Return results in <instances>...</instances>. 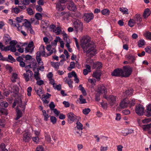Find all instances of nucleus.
Here are the masks:
<instances>
[{
    "mask_svg": "<svg viewBox=\"0 0 151 151\" xmlns=\"http://www.w3.org/2000/svg\"><path fill=\"white\" fill-rule=\"evenodd\" d=\"M82 47L84 52H86L87 54H89L91 57L96 53V45L93 42H90L89 40L87 39L84 40Z\"/></svg>",
    "mask_w": 151,
    "mask_h": 151,
    "instance_id": "obj_1",
    "label": "nucleus"
},
{
    "mask_svg": "<svg viewBox=\"0 0 151 151\" xmlns=\"http://www.w3.org/2000/svg\"><path fill=\"white\" fill-rule=\"evenodd\" d=\"M17 104H18L17 106L18 108L19 107L20 108H22V111L24 110L25 106L24 104H22V100L21 97H19L13 103V107L14 108L16 105Z\"/></svg>",
    "mask_w": 151,
    "mask_h": 151,
    "instance_id": "obj_2",
    "label": "nucleus"
},
{
    "mask_svg": "<svg viewBox=\"0 0 151 151\" xmlns=\"http://www.w3.org/2000/svg\"><path fill=\"white\" fill-rule=\"evenodd\" d=\"M75 29L76 32H81L83 30V24L80 20L77 19L74 23Z\"/></svg>",
    "mask_w": 151,
    "mask_h": 151,
    "instance_id": "obj_3",
    "label": "nucleus"
},
{
    "mask_svg": "<svg viewBox=\"0 0 151 151\" xmlns=\"http://www.w3.org/2000/svg\"><path fill=\"white\" fill-rule=\"evenodd\" d=\"M122 77H128L131 74L132 69L131 68H128L126 66L124 67V69L122 70Z\"/></svg>",
    "mask_w": 151,
    "mask_h": 151,
    "instance_id": "obj_4",
    "label": "nucleus"
},
{
    "mask_svg": "<svg viewBox=\"0 0 151 151\" xmlns=\"http://www.w3.org/2000/svg\"><path fill=\"white\" fill-rule=\"evenodd\" d=\"M144 108L142 105L139 104L136 105L135 111L136 113L139 115H142L143 114Z\"/></svg>",
    "mask_w": 151,
    "mask_h": 151,
    "instance_id": "obj_5",
    "label": "nucleus"
},
{
    "mask_svg": "<svg viewBox=\"0 0 151 151\" xmlns=\"http://www.w3.org/2000/svg\"><path fill=\"white\" fill-rule=\"evenodd\" d=\"M83 17L84 21L88 23L93 19L94 15L92 13H85Z\"/></svg>",
    "mask_w": 151,
    "mask_h": 151,
    "instance_id": "obj_6",
    "label": "nucleus"
},
{
    "mask_svg": "<svg viewBox=\"0 0 151 151\" xmlns=\"http://www.w3.org/2000/svg\"><path fill=\"white\" fill-rule=\"evenodd\" d=\"M45 53L44 46H41L40 48V51L37 52L36 55L40 57L41 55L43 57H48V56H47V55H46Z\"/></svg>",
    "mask_w": 151,
    "mask_h": 151,
    "instance_id": "obj_7",
    "label": "nucleus"
},
{
    "mask_svg": "<svg viewBox=\"0 0 151 151\" xmlns=\"http://www.w3.org/2000/svg\"><path fill=\"white\" fill-rule=\"evenodd\" d=\"M122 70L121 68H117L115 69L113 72L111 73V75L113 76L122 77Z\"/></svg>",
    "mask_w": 151,
    "mask_h": 151,
    "instance_id": "obj_8",
    "label": "nucleus"
},
{
    "mask_svg": "<svg viewBox=\"0 0 151 151\" xmlns=\"http://www.w3.org/2000/svg\"><path fill=\"white\" fill-rule=\"evenodd\" d=\"M33 75V73L30 70H27L26 72L23 74L24 78L26 82H27L29 80V77L31 78Z\"/></svg>",
    "mask_w": 151,
    "mask_h": 151,
    "instance_id": "obj_9",
    "label": "nucleus"
},
{
    "mask_svg": "<svg viewBox=\"0 0 151 151\" xmlns=\"http://www.w3.org/2000/svg\"><path fill=\"white\" fill-rule=\"evenodd\" d=\"M68 121L70 123L73 122L76 119V116L73 113L70 112L67 114Z\"/></svg>",
    "mask_w": 151,
    "mask_h": 151,
    "instance_id": "obj_10",
    "label": "nucleus"
},
{
    "mask_svg": "<svg viewBox=\"0 0 151 151\" xmlns=\"http://www.w3.org/2000/svg\"><path fill=\"white\" fill-rule=\"evenodd\" d=\"M125 57L127 60H128L130 64L134 63L136 59L135 56L131 54L126 55Z\"/></svg>",
    "mask_w": 151,
    "mask_h": 151,
    "instance_id": "obj_11",
    "label": "nucleus"
},
{
    "mask_svg": "<svg viewBox=\"0 0 151 151\" xmlns=\"http://www.w3.org/2000/svg\"><path fill=\"white\" fill-rule=\"evenodd\" d=\"M129 101L127 99H124L120 103V106L122 108H126L129 105Z\"/></svg>",
    "mask_w": 151,
    "mask_h": 151,
    "instance_id": "obj_12",
    "label": "nucleus"
},
{
    "mask_svg": "<svg viewBox=\"0 0 151 151\" xmlns=\"http://www.w3.org/2000/svg\"><path fill=\"white\" fill-rule=\"evenodd\" d=\"M108 101L111 106L113 105L116 103V98L115 96L110 95L108 97Z\"/></svg>",
    "mask_w": 151,
    "mask_h": 151,
    "instance_id": "obj_13",
    "label": "nucleus"
},
{
    "mask_svg": "<svg viewBox=\"0 0 151 151\" xmlns=\"http://www.w3.org/2000/svg\"><path fill=\"white\" fill-rule=\"evenodd\" d=\"M46 49L49 52V53H47V56L50 55L53 53H55L56 51L55 48H52V47L50 45L47 46Z\"/></svg>",
    "mask_w": 151,
    "mask_h": 151,
    "instance_id": "obj_14",
    "label": "nucleus"
},
{
    "mask_svg": "<svg viewBox=\"0 0 151 151\" xmlns=\"http://www.w3.org/2000/svg\"><path fill=\"white\" fill-rule=\"evenodd\" d=\"M98 92L101 94H105L106 93L105 87L103 85H99L98 87Z\"/></svg>",
    "mask_w": 151,
    "mask_h": 151,
    "instance_id": "obj_15",
    "label": "nucleus"
},
{
    "mask_svg": "<svg viewBox=\"0 0 151 151\" xmlns=\"http://www.w3.org/2000/svg\"><path fill=\"white\" fill-rule=\"evenodd\" d=\"M22 111H23L22 110V108H17L16 110L17 112V117L15 118L16 120H17L19 119L22 116Z\"/></svg>",
    "mask_w": 151,
    "mask_h": 151,
    "instance_id": "obj_16",
    "label": "nucleus"
},
{
    "mask_svg": "<svg viewBox=\"0 0 151 151\" xmlns=\"http://www.w3.org/2000/svg\"><path fill=\"white\" fill-rule=\"evenodd\" d=\"M101 74V72L99 70H97L93 72V76L99 81L100 80Z\"/></svg>",
    "mask_w": 151,
    "mask_h": 151,
    "instance_id": "obj_17",
    "label": "nucleus"
},
{
    "mask_svg": "<svg viewBox=\"0 0 151 151\" xmlns=\"http://www.w3.org/2000/svg\"><path fill=\"white\" fill-rule=\"evenodd\" d=\"M67 8L69 10L72 11H74L76 9V5L73 2H70V4L68 6Z\"/></svg>",
    "mask_w": 151,
    "mask_h": 151,
    "instance_id": "obj_18",
    "label": "nucleus"
},
{
    "mask_svg": "<svg viewBox=\"0 0 151 151\" xmlns=\"http://www.w3.org/2000/svg\"><path fill=\"white\" fill-rule=\"evenodd\" d=\"M30 135L27 132L23 134V139L25 142H28L30 140Z\"/></svg>",
    "mask_w": 151,
    "mask_h": 151,
    "instance_id": "obj_19",
    "label": "nucleus"
},
{
    "mask_svg": "<svg viewBox=\"0 0 151 151\" xmlns=\"http://www.w3.org/2000/svg\"><path fill=\"white\" fill-rule=\"evenodd\" d=\"M102 67V64L101 62H97L95 63H93V68H96L97 70L101 69Z\"/></svg>",
    "mask_w": 151,
    "mask_h": 151,
    "instance_id": "obj_20",
    "label": "nucleus"
},
{
    "mask_svg": "<svg viewBox=\"0 0 151 151\" xmlns=\"http://www.w3.org/2000/svg\"><path fill=\"white\" fill-rule=\"evenodd\" d=\"M146 115L148 117L151 116V104L149 105L146 110Z\"/></svg>",
    "mask_w": 151,
    "mask_h": 151,
    "instance_id": "obj_21",
    "label": "nucleus"
},
{
    "mask_svg": "<svg viewBox=\"0 0 151 151\" xmlns=\"http://www.w3.org/2000/svg\"><path fill=\"white\" fill-rule=\"evenodd\" d=\"M4 41L5 44H7L10 42L11 38L10 36L7 34H5L4 36Z\"/></svg>",
    "mask_w": 151,
    "mask_h": 151,
    "instance_id": "obj_22",
    "label": "nucleus"
},
{
    "mask_svg": "<svg viewBox=\"0 0 151 151\" xmlns=\"http://www.w3.org/2000/svg\"><path fill=\"white\" fill-rule=\"evenodd\" d=\"M150 14V9L148 8H147L145 10L143 15L145 18H146L148 17Z\"/></svg>",
    "mask_w": 151,
    "mask_h": 151,
    "instance_id": "obj_23",
    "label": "nucleus"
},
{
    "mask_svg": "<svg viewBox=\"0 0 151 151\" xmlns=\"http://www.w3.org/2000/svg\"><path fill=\"white\" fill-rule=\"evenodd\" d=\"M133 20L136 23H137L138 21L139 22H141L142 20V18L140 17V15L138 14H136L135 15Z\"/></svg>",
    "mask_w": 151,
    "mask_h": 151,
    "instance_id": "obj_24",
    "label": "nucleus"
},
{
    "mask_svg": "<svg viewBox=\"0 0 151 151\" xmlns=\"http://www.w3.org/2000/svg\"><path fill=\"white\" fill-rule=\"evenodd\" d=\"M8 113L6 109L1 108L0 109V115H7Z\"/></svg>",
    "mask_w": 151,
    "mask_h": 151,
    "instance_id": "obj_25",
    "label": "nucleus"
},
{
    "mask_svg": "<svg viewBox=\"0 0 151 151\" xmlns=\"http://www.w3.org/2000/svg\"><path fill=\"white\" fill-rule=\"evenodd\" d=\"M78 88L79 90L81 91L84 96H86V92L82 85L81 84L79 86Z\"/></svg>",
    "mask_w": 151,
    "mask_h": 151,
    "instance_id": "obj_26",
    "label": "nucleus"
},
{
    "mask_svg": "<svg viewBox=\"0 0 151 151\" xmlns=\"http://www.w3.org/2000/svg\"><path fill=\"white\" fill-rule=\"evenodd\" d=\"M36 59L38 64L39 65H43V62L42 61L40 57L38 56L37 55H36Z\"/></svg>",
    "mask_w": 151,
    "mask_h": 151,
    "instance_id": "obj_27",
    "label": "nucleus"
},
{
    "mask_svg": "<svg viewBox=\"0 0 151 151\" xmlns=\"http://www.w3.org/2000/svg\"><path fill=\"white\" fill-rule=\"evenodd\" d=\"M25 20L26 21L24 23L23 25L28 29H29V28L32 27L31 23L29 22H28L27 19H25Z\"/></svg>",
    "mask_w": 151,
    "mask_h": 151,
    "instance_id": "obj_28",
    "label": "nucleus"
},
{
    "mask_svg": "<svg viewBox=\"0 0 151 151\" xmlns=\"http://www.w3.org/2000/svg\"><path fill=\"white\" fill-rule=\"evenodd\" d=\"M52 65L55 69L56 70H57L59 68V66L60 65V62L53 63Z\"/></svg>",
    "mask_w": 151,
    "mask_h": 151,
    "instance_id": "obj_29",
    "label": "nucleus"
},
{
    "mask_svg": "<svg viewBox=\"0 0 151 151\" xmlns=\"http://www.w3.org/2000/svg\"><path fill=\"white\" fill-rule=\"evenodd\" d=\"M42 114L44 117V120L45 121H47L48 119L49 116L47 114L45 110H42Z\"/></svg>",
    "mask_w": 151,
    "mask_h": 151,
    "instance_id": "obj_30",
    "label": "nucleus"
},
{
    "mask_svg": "<svg viewBox=\"0 0 151 151\" xmlns=\"http://www.w3.org/2000/svg\"><path fill=\"white\" fill-rule=\"evenodd\" d=\"M151 127V124H148L144 125L142 126V128L144 130L146 131Z\"/></svg>",
    "mask_w": 151,
    "mask_h": 151,
    "instance_id": "obj_31",
    "label": "nucleus"
},
{
    "mask_svg": "<svg viewBox=\"0 0 151 151\" xmlns=\"http://www.w3.org/2000/svg\"><path fill=\"white\" fill-rule=\"evenodd\" d=\"M102 14L105 15H108L109 14L110 11L109 9H104L101 11Z\"/></svg>",
    "mask_w": 151,
    "mask_h": 151,
    "instance_id": "obj_32",
    "label": "nucleus"
},
{
    "mask_svg": "<svg viewBox=\"0 0 151 151\" xmlns=\"http://www.w3.org/2000/svg\"><path fill=\"white\" fill-rule=\"evenodd\" d=\"M76 127L79 130H82L83 129V125L80 122L77 121L76 123Z\"/></svg>",
    "mask_w": 151,
    "mask_h": 151,
    "instance_id": "obj_33",
    "label": "nucleus"
},
{
    "mask_svg": "<svg viewBox=\"0 0 151 151\" xmlns=\"http://www.w3.org/2000/svg\"><path fill=\"white\" fill-rule=\"evenodd\" d=\"M136 23L133 19H130L129 21L128 25L129 26L132 27H133Z\"/></svg>",
    "mask_w": 151,
    "mask_h": 151,
    "instance_id": "obj_34",
    "label": "nucleus"
},
{
    "mask_svg": "<svg viewBox=\"0 0 151 151\" xmlns=\"http://www.w3.org/2000/svg\"><path fill=\"white\" fill-rule=\"evenodd\" d=\"M120 11L122 12L124 14H128V9L126 8H119Z\"/></svg>",
    "mask_w": 151,
    "mask_h": 151,
    "instance_id": "obj_35",
    "label": "nucleus"
},
{
    "mask_svg": "<svg viewBox=\"0 0 151 151\" xmlns=\"http://www.w3.org/2000/svg\"><path fill=\"white\" fill-rule=\"evenodd\" d=\"M132 130L131 129H130L129 130L128 129H126L125 130L123 131L122 133L124 136H126L128 134L132 133Z\"/></svg>",
    "mask_w": 151,
    "mask_h": 151,
    "instance_id": "obj_36",
    "label": "nucleus"
},
{
    "mask_svg": "<svg viewBox=\"0 0 151 151\" xmlns=\"http://www.w3.org/2000/svg\"><path fill=\"white\" fill-rule=\"evenodd\" d=\"M45 139L47 141L48 143L50 142L51 141V138L50 135L48 133H46L45 134Z\"/></svg>",
    "mask_w": 151,
    "mask_h": 151,
    "instance_id": "obj_37",
    "label": "nucleus"
},
{
    "mask_svg": "<svg viewBox=\"0 0 151 151\" xmlns=\"http://www.w3.org/2000/svg\"><path fill=\"white\" fill-rule=\"evenodd\" d=\"M35 17L37 20H41L42 19V16L40 13H36L35 15Z\"/></svg>",
    "mask_w": 151,
    "mask_h": 151,
    "instance_id": "obj_38",
    "label": "nucleus"
},
{
    "mask_svg": "<svg viewBox=\"0 0 151 151\" xmlns=\"http://www.w3.org/2000/svg\"><path fill=\"white\" fill-rule=\"evenodd\" d=\"M65 82L66 83H67L69 86L70 88H72L73 87V85H72V83H73V81H72L71 80V79L69 78H68L65 81Z\"/></svg>",
    "mask_w": 151,
    "mask_h": 151,
    "instance_id": "obj_39",
    "label": "nucleus"
},
{
    "mask_svg": "<svg viewBox=\"0 0 151 151\" xmlns=\"http://www.w3.org/2000/svg\"><path fill=\"white\" fill-rule=\"evenodd\" d=\"M63 34L64 41L66 42H70V39L68 37L67 34L65 33H64Z\"/></svg>",
    "mask_w": 151,
    "mask_h": 151,
    "instance_id": "obj_40",
    "label": "nucleus"
},
{
    "mask_svg": "<svg viewBox=\"0 0 151 151\" xmlns=\"http://www.w3.org/2000/svg\"><path fill=\"white\" fill-rule=\"evenodd\" d=\"M24 17L23 16H21L19 17H17L15 18V20L17 22V23L19 24L20 22H21L23 20V18Z\"/></svg>",
    "mask_w": 151,
    "mask_h": 151,
    "instance_id": "obj_41",
    "label": "nucleus"
},
{
    "mask_svg": "<svg viewBox=\"0 0 151 151\" xmlns=\"http://www.w3.org/2000/svg\"><path fill=\"white\" fill-rule=\"evenodd\" d=\"M19 9L17 7H15L13 8L12 10V12H14L15 14H18L20 12Z\"/></svg>",
    "mask_w": 151,
    "mask_h": 151,
    "instance_id": "obj_42",
    "label": "nucleus"
},
{
    "mask_svg": "<svg viewBox=\"0 0 151 151\" xmlns=\"http://www.w3.org/2000/svg\"><path fill=\"white\" fill-rule=\"evenodd\" d=\"M55 32L56 35H60L61 32V28L60 27H57L55 31Z\"/></svg>",
    "mask_w": 151,
    "mask_h": 151,
    "instance_id": "obj_43",
    "label": "nucleus"
},
{
    "mask_svg": "<svg viewBox=\"0 0 151 151\" xmlns=\"http://www.w3.org/2000/svg\"><path fill=\"white\" fill-rule=\"evenodd\" d=\"M79 99L80 101L81 102L80 103L81 104L86 103V99H83V96L81 95L80 96Z\"/></svg>",
    "mask_w": 151,
    "mask_h": 151,
    "instance_id": "obj_44",
    "label": "nucleus"
},
{
    "mask_svg": "<svg viewBox=\"0 0 151 151\" xmlns=\"http://www.w3.org/2000/svg\"><path fill=\"white\" fill-rule=\"evenodd\" d=\"M90 111L91 110L89 108H86L83 110V113L85 115L88 114Z\"/></svg>",
    "mask_w": 151,
    "mask_h": 151,
    "instance_id": "obj_45",
    "label": "nucleus"
},
{
    "mask_svg": "<svg viewBox=\"0 0 151 151\" xmlns=\"http://www.w3.org/2000/svg\"><path fill=\"white\" fill-rule=\"evenodd\" d=\"M9 24L12 26L14 27H17V24L15 22V21H13L11 19H9Z\"/></svg>",
    "mask_w": 151,
    "mask_h": 151,
    "instance_id": "obj_46",
    "label": "nucleus"
},
{
    "mask_svg": "<svg viewBox=\"0 0 151 151\" xmlns=\"http://www.w3.org/2000/svg\"><path fill=\"white\" fill-rule=\"evenodd\" d=\"M68 76L69 78H72L73 76L74 77H76V74L75 72L72 71V72L68 73Z\"/></svg>",
    "mask_w": 151,
    "mask_h": 151,
    "instance_id": "obj_47",
    "label": "nucleus"
},
{
    "mask_svg": "<svg viewBox=\"0 0 151 151\" xmlns=\"http://www.w3.org/2000/svg\"><path fill=\"white\" fill-rule=\"evenodd\" d=\"M5 145L3 144H1L0 145V151H7V149H5Z\"/></svg>",
    "mask_w": 151,
    "mask_h": 151,
    "instance_id": "obj_48",
    "label": "nucleus"
},
{
    "mask_svg": "<svg viewBox=\"0 0 151 151\" xmlns=\"http://www.w3.org/2000/svg\"><path fill=\"white\" fill-rule=\"evenodd\" d=\"M51 122L54 124L56 123L57 121V119L56 118L53 116H51L50 118Z\"/></svg>",
    "mask_w": 151,
    "mask_h": 151,
    "instance_id": "obj_49",
    "label": "nucleus"
},
{
    "mask_svg": "<svg viewBox=\"0 0 151 151\" xmlns=\"http://www.w3.org/2000/svg\"><path fill=\"white\" fill-rule=\"evenodd\" d=\"M27 13L29 15H31L33 14V11L32 9L31 8H27Z\"/></svg>",
    "mask_w": 151,
    "mask_h": 151,
    "instance_id": "obj_50",
    "label": "nucleus"
},
{
    "mask_svg": "<svg viewBox=\"0 0 151 151\" xmlns=\"http://www.w3.org/2000/svg\"><path fill=\"white\" fill-rule=\"evenodd\" d=\"M60 38L59 37H56L55 39L53 41V44L54 45H56L57 42L60 40Z\"/></svg>",
    "mask_w": 151,
    "mask_h": 151,
    "instance_id": "obj_51",
    "label": "nucleus"
},
{
    "mask_svg": "<svg viewBox=\"0 0 151 151\" xmlns=\"http://www.w3.org/2000/svg\"><path fill=\"white\" fill-rule=\"evenodd\" d=\"M145 36L147 39L151 40V33L150 32H147L145 34Z\"/></svg>",
    "mask_w": 151,
    "mask_h": 151,
    "instance_id": "obj_52",
    "label": "nucleus"
},
{
    "mask_svg": "<svg viewBox=\"0 0 151 151\" xmlns=\"http://www.w3.org/2000/svg\"><path fill=\"white\" fill-rule=\"evenodd\" d=\"M145 44V41L143 40H140L138 43V45L139 47H141Z\"/></svg>",
    "mask_w": 151,
    "mask_h": 151,
    "instance_id": "obj_53",
    "label": "nucleus"
},
{
    "mask_svg": "<svg viewBox=\"0 0 151 151\" xmlns=\"http://www.w3.org/2000/svg\"><path fill=\"white\" fill-rule=\"evenodd\" d=\"M101 94V93L97 91L95 96V99L96 101H98L100 100V96Z\"/></svg>",
    "mask_w": 151,
    "mask_h": 151,
    "instance_id": "obj_54",
    "label": "nucleus"
},
{
    "mask_svg": "<svg viewBox=\"0 0 151 151\" xmlns=\"http://www.w3.org/2000/svg\"><path fill=\"white\" fill-rule=\"evenodd\" d=\"M49 106L51 110H53L54 109L55 107V105L54 104L53 102H51L49 105Z\"/></svg>",
    "mask_w": 151,
    "mask_h": 151,
    "instance_id": "obj_55",
    "label": "nucleus"
},
{
    "mask_svg": "<svg viewBox=\"0 0 151 151\" xmlns=\"http://www.w3.org/2000/svg\"><path fill=\"white\" fill-rule=\"evenodd\" d=\"M56 28V26L53 24H51L50 26V30L53 32H55Z\"/></svg>",
    "mask_w": 151,
    "mask_h": 151,
    "instance_id": "obj_56",
    "label": "nucleus"
},
{
    "mask_svg": "<svg viewBox=\"0 0 151 151\" xmlns=\"http://www.w3.org/2000/svg\"><path fill=\"white\" fill-rule=\"evenodd\" d=\"M32 91V88L31 87H29L27 89V95L29 96H31V92Z\"/></svg>",
    "mask_w": 151,
    "mask_h": 151,
    "instance_id": "obj_57",
    "label": "nucleus"
},
{
    "mask_svg": "<svg viewBox=\"0 0 151 151\" xmlns=\"http://www.w3.org/2000/svg\"><path fill=\"white\" fill-rule=\"evenodd\" d=\"M32 140L36 143H37L39 142V139L38 137L36 136L35 137H34L32 138Z\"/></svg>",
    "mask_w": 151,
    "mask_h": 151,
    "instance_id": "obj_58",
    "label": "nucleus"
},
{
    "mask_svg": "<svg viewBox=\"0 0 151 151\" xmlns=\"http://www.w3.org/2000/svg\"><path fill=\"white\" fill-rule=\"evenodd\" d=\"M36 151H44V150L42 146H39L36 148Z\"/></svg>",
    "mask_w": 151,
    "mask_h": 151,
    "instance_id": "obj_59",
    "label": "nucleus"
},
{
    "mask_svg": "<svg viewBox=\"0 0 151 151\" xmlns=\"http://www.w3.org/2000/svg\"><path fill=\"white\" fill-rule=\"evenodd\" d=\"M75 63L74 62H71L70 64V66L69 67V68L70 69V70L71 69L75 68Z\"/></svg>",
    "mask_w": 151,
    "mask_h": 151,
    "instance_id": "obj_60",
    "label": "nucleus"
},
{
    "mask_svg": "<svg viewBox=\"0 0 151 151\" xmlns=\"http://www.w3.org/2000/svg\"><path fill=\"white\" fill-rule=\"evenodd\" d=\"M8 59H9L10 61H12V62H15L16 60L14 59V58L11 55H8Z\"/></svg>",
    "mask_w": 151,
    "mask_h": 151,
    "instance_id": "obj_61",
    "label": "nucleus"
},
{
    "mask_svg": "<svg viewBox=\"0 0 151 151\" xmlns=\"http://www.w3.org/2000/svg\"><path fill=\"white\" fill-rule=\"evenodd\" d=\"M29 0H23L22 1V4L24 5H28L29 3Z\"/></svg>",
    "mask_w": 151,
    "mask_h": 151,
    "instance_id": "obj_62",
    "label": "nucleus"
},
{
    "mask_svg": "<svg viewBox=\"0 0 151 151\" xmlns=\"http://www.w3.org/2000/svg\"><path fill=\"white\" fill-rule=\"evenodd\" d=\"M145 50L146 52L149 53H151V47H147L145 48Z\"/></svg>",
    "mask_w": 151,
    "mask_h": 151,
    "instance_id": "obj_63",
    "label": "nucleus"
},
{
    "mask_svg": "<svg viewBox=\"0 0 151 151\" xmlns=\"http://www.w3.org/2000/svg\"><path fill=\"white\" fill-rule=\"evenodd\" d=\"M36 9L38 12H41L42 11V8L40 5H37L35 6Z\"/></svg>",
    "mask_w": 151,
    "mask_h": 151,
    "instance_id": "obj_64",
    "label": "nucleus"
}]
</instances>
